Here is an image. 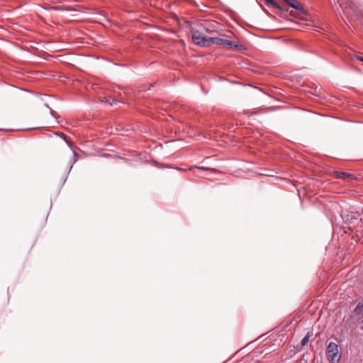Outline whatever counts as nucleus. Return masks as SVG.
<instances>
[{"label": "nucleus", "instance_id": "f257e3e1", "mask_svg": "<svg viewBox=\"0 0 363 363\" xmlns=\"http://www.w3.org/2000/svg\"><path fill=\"white\" fill-rule=\"evenodd\" d=\"M327 353L333 363L338 362L340 359V356L338 355V346L335 342L329 343L327 347Z\"/></svg>", "mask_w": 363, "mask_h": 363}, {"label": "nucleus", "instance_id": "f03ea898", "mask_svg": "<svg viewBox=\"0 0 363 363\" xmlns=\"http://www.w3.org/2000/svg\"><path fill=\"white\" fill-rule=\"evenodd\" d=\"M192 33V40L193 42L199 46H208L207 40L208 38L203 35V34L199 30H193L191 31Z\"/></svg>", "mask_w": 363, "mask_h": 363}, {"label": "nucleus", "instance_id": "7ed1b4c3", "mask_svg": "<svg viewBox=\"0 0 363 363\" xmlns=\"http://www.w3.org/2000/svg\"><path fill=\"white\" fill-rule=\"evenodd\" d=\"M286 3L291 8L296 9L297 11L302 14H306V11L296 0H284Z\"/></svg>", "mask_w": 363, "mask_h": 363}, {"label": "nucleus", "instance_id": "20e7f679", "mask_svg": "<svg viewBox=\"0 0 363 363\" xmlns=\"http://www.w3.org/2000/svg\"><path fill=\"white\" fill-rule=\"evenodd\" d=\"M336 177L338 179H346L348 181H352L356 179V177L354 174L345 172H335Z\"/></svg>", "mask_w": 363, "mask_h": 363}, {"label": "nucleus", "instance_id": "39448f33", "mask_svg": "<svg viewBox=\"0 0 363 363\" xmlns=\"http://www.w3.org/2000/svg\"><path fill=\"white\" fill-rule=\"evenodd\" d=\"M222 45L229 48L239 49L240 46L235 41L223 39Z\"/></svg>", "mask_w": 363, "mask_h": 363}, {"label": "nucleus", "instance_id": "423d86ee", "mask_svg": "<svg viewBox=\"0 0 363 363\" xmlns=\"http://www.w3.org/2000/svg\"><path fill=\"white\" fill-rule=\"evenodd\" d=\"M208 46L215 44V45H222L223 39L220 38H208L207 40Z\"/></svg>", "mask_w": 363, "mask_h": 363}, {"label": "nucleus", "instance_id": "0eeeda50", "mask_svg": "<svg viewBox=\"0 0 363 363\" xmlns=\"http://www.w3.org/2000/svg\"><path fill=\"white\" fill-rule=\"evenodd\" d=\"M363 312V303L359 302L355 308L352 311V315L357 316Z\"/></svg>", "mask_w": 363, "mask_h": 363}, {"label": "nucleus", "instance_id": "6e6552de", "mask_svg": "<svg viewBox=\"0 0 363 363\" xmlns=\"http://www.w3.org/2000/svg\"><path fill=\"white\" fill-rule=\"evenodd\" d=\"M101 102L108 104L110 106H113V104H116L117 103V101L115 99H107L104 97L103 99H101Z\"/></svg>", "mask_w": 363, "mask_h": 363}, {"label": "nucleus", "instance_id": "1a4fd4ad", "mask_svg": "<svg viewBox=\"0 0 363 363\" xmlns=\"http://www.w3.org/2000/svg\"><path fill=\"white\" fill-rule=\"evenodd\" d=\"M279 91V89H278L275 86H274V102L276 101H279V100L275 97V94H278ZM279 107H280L279 105H276L274 104V106H273L274 109H275L277 108H279Z\"/></svg>", "mask_w": 363, "mask_h": 363}, {"label": "nucleus", "instance_id": "9d476101", "mask_svg": "<svg viewBox=\"0 0 363 363\" xmlns=\"http://www.w3.org/2000/svg\"><path fill=\"white\" fill-rule=\"evenodd\" d=\"M311 334L310 332H308L306 334V335L302 339V340L301 342L302 347L305 346L308 342L309 338L311 337Z\"/></svg>", "mask_w": 363, "mask_h": 363}, {"label": "nucleus", "instance_id": "9b49d317", "mask_svg": "<svg viewBox=\"0 0 363 363\" xmlns=\"http://www.w3.org/2000/svg\"><path fill=\"white\" fill-rule=\"evenodd\" d=\"M271 173V170L268 169V170H266L265 172H260L259 173L260 175H264V176H267V177H271L272 174H270Z\"/></svg>", "mask_w": 363, "mask_h": 363}, {"label": "nucleus", "instance_id": "f8f14e48", "mask_svg": "<svg viewBox=\"0 0 363 363\" xmlns=\"http://www.w3.org/2000/svg\"><path fill=\"white\" fill-rule=\"evenodd\" d=\"M199 169H201V170H206V171H211V172H213L214 171V169H211V168H206V167H197Z\"/></svg>", "mask_w": 363, "mask_h": 363}, {"label": "nucleus", "instance_id": "ddd939ff", "mask_svg": "<svg viewBox=\"0 0 363 363\" xmlns=\"http://www.w3.org/2000/svg\"><path fill=\"white\" fill-rule=\"evenodd\" d=\"M281 179H282V178H281L279 177L274 176V178H273L274 184H275V182L280 181Z\"/></svg>", "mask_w": 363, "mask_h": 363}, {"label": "nucleus", "instance_id": "4468645a", "mask_svg": "<svg viewBox=\"0 0 363 363\" xmlns=\"http://www.w3.org/2000/svg\"><path fill=\"white\" fill-rule=\"evenodd\" d=\"M274 9H281L279 5L274 1Z\"/></svg>", "mask_w": 363, "mask_h": 363}, {"label": "nucleus", "instance_id": "2eb2a0df", "mask_svg": "<svg viewBox=\"0 0 363 363\" xmlns=\"http://www.w3.org/2000/svg\"><path fill=\"white\" fill-rule=\"evenodd\" d=\"M266 3L269 5H272V0H265Z\"/></svg>", "mask_w": 363, "mask_h": 363}, {"label": "nucleus", "instance_id": "dca6fc26", "mask_svg": "<svg viewBox=\"0 0 363 363\" xmlns=\"http://www.w3.org/2000/svg\"><path fill=\"white\" fill-rule=\"evenodd\" d=\"M360 323H361V325H360L359 328H360L361 330L363 331V319L362 320Z\"/></svg>", "mask_w": 363, "mask_h": 363}, {"label": "nucleus", "instance_id": "f3484780", "mask_svg": "<svg viewBox=\"0 0 363 363\" xmlns=\"http://www.w3.org/2000/svg\"><path fill=\"white\" fill-rule=\"evenodd\" d=\"M357 60L363 62V57L357 56Z\"/></svg>", "mask_w": 363, "mask_h": 363}, {"label": "nucleus", "instance_id": "a211bd4d", "mask_svg": "<svg viewBox=\"0 0 363 363\" xmlns=\"http://www.w3.org/2000/svg\"><path fill=\"white\" fill-rule=\"evenodd\" d=\"M206 31H207L208 33H211V30H210V29H206Z\"/></svg>", "mask_w": 363, "mask_h": 363}, {"label": "nucleus", "instance_id": "6ab92c4d", "mask_svg": "<svg viewBox=\"0 0 363 363\" xmlns=\"http://www.w3.org/2000/svg\"><path fill=\"white\" fill-rule=\"evenodd\" d=\"M177 169H179V170H184V169H182V168H177Z\"/></svg>", "mask_w": 363, "mask_h": 363}]
</instances>
